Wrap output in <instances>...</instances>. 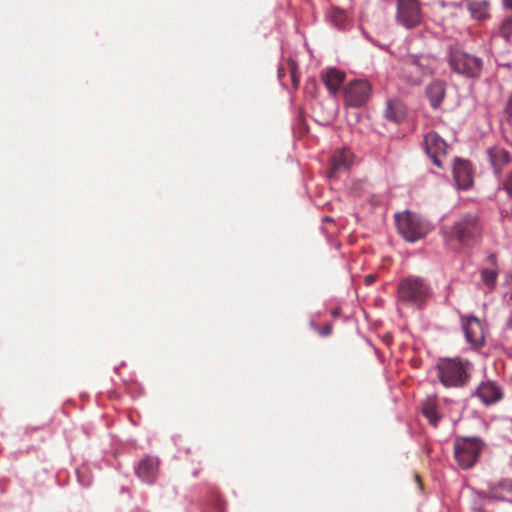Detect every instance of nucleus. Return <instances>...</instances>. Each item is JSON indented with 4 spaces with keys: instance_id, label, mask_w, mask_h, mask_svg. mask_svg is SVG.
Here are the masks:
<instances>
[{
    "instance_id": "obj_1",
    "label": "nucleus",
    "mask_w": 512,
    "mask_h": 512,
    "mask_svg": "<svg viewBox=\"0 0 512 512\" xmlns=\"http://www.w3.org/2000/svg\"><path fill=\"white\" fill-rule=\"evenodd\" d=\"M439 379L445 387H460L468 380L469 363L460 359H444L438 364Z\"/></svg>"
},
{
    "instance_id": "obj_2",
    "label": "nucleus",
    "mask_w": 512,
    "mask_h": 512,
    "mask_svg": "<svg viewBox=\"0 0 512 512\" xmlns=\"http://www.w3.org/2000/svg\"><path fill=\"white\" fill-rule=\"evenodd\" d=\"M396 224L399 233L410 242L421 239L431 230V225L427 221L410 212L397 214Z\"/></svg>"
},
{
    "instance_id": "obj_3",
    "label": "nucleus",
    "mask_w": 512,
    "mask_h": 512,
    "mask_svg": "<svg viewBox=\"0 0 512 512\" xmlns=\"http://www.w3.org/2000/svg\"><path fill=\"white\" fill-rule=\"evenodd\" d=\"M482 445L477 438H458L454 444V455L463 469L472 467L481 451Z\"/></svg>"
},
{
    "instance_id": "obj_4",
    "label": "nucleus",
    "mask_w": 512,
    "mask_h": 512,
    "mask_svg": "<svg viewBox=\"0 0 512 512\" xmlns=\"http://www.w3.org/2000/svg\"><path fill=\"white\" fill-rule=\"evenodd\" d=\"M429 293V286L418 277H408L401 281L398 287L399 298L410 303L422 302Z\"/></svg>"
},
{
    "instance_id": "obj_5",
    "label": "nucleus",
    "mask_w": 512,
    "mask_h": 512,
    "mask_svg": "<svg viewBox=\"0 0 512 512\" xmlns=\"http://www.w3.org/2000/svg\"><path fill=\"white\" fill-rule=\"evenodd\" d=\"M480 233L477 217L468 215L456 222L450 230L448 240H457L460 245H468Z\"/></svg>"
},
{
    "instance_id": "obj_6",
    "label": "nucleus",
    "mask_w": 512,
    "mask_h": 512,
    "mask_svg": "<svg viewBox=\"0 0 512 512\" xmlns=\"http://www.w3.org/2000/svg\"><path fill=\"white\" fill-rule=\"evenodd\" d=\"M397 21L406 28H413L422 19L421 7L417 0H398Z\"/></svg>"
},
{
    "instance_id": "obj_7",
    "label": "nucleus",
    "mask_w": 512,
    "mask_h": 512,
    "mask_svg": "<svg viewBox=\"0 0 512 512\" xmlns=\"http://www.w3.org/2000/svg\"><path fill=\"white\" fill-rule=\"evenodd\" d=\"M450 65L458 73L473 77L478 75L481 69L480 60L461 50H455L450 55Z\"/></svg>"
},
{
    "instance_id": "obj_8",
    "label": "nucleus",
    "mask_w": 512,
    "mask_h": 512,
    "mask_svg": "<svg viewBox=\"0 0 512 512\" xmlns=\"http://www.w3.org/2000/svg\"><path fill=\"white\" fill-rule=\"evenodd\" d=\"M371 90V85L366 80L352 81L345 89V103L351 107H360L368 101Z\"/></svg>"
},
{
    "instance_id": "obj_9",
    "label": "nucleus",
    "mask_w": 512,
    "mask_h": 512,
    "mask_svg": "<svg viewBox=\"0 0 512 512\" xmlns=\"http://www.w3.org/2000/svg\"><path fill=\"white\" fill-rule=\"evenodd\" d=\"M424 146L433 163L441 167V157L444 156L446 152L445 141L437 133L429 132L425 136Z\"/></svg>"
},
{
    "instance_id": "obj_10",
    "label": "nucleus",
    "mask_w": 512,
    "mask_h": 512,
    "mask_svg": "<svg viewBox=\"0 0 512 512\" xmlns=\"http://www.w3.org/2000/svg\"><path fill=\"white\" fill-rule=\"evenodd\" d=\"M466 340L473 346H480L484 343L485 329L483 324L476 317H468L462 322Z\"/></svg>"
},
{
    "instance_id": "obj_11",
    "label": "nucleus",
    "mask_w": 512,
    "mask_h": 512,
    "mask_svg": "<svg viewBox=\"0 0 512 512\" xmlns=\"http://www.w3.org/2000/svg\"><path fill=\"white\" fill-rule=\"evenodd\" d=\"M454 180L459 189H468L472 185V171L470 163L456 158L453 166Z\"/></svg>"
},
{
    "instance_id": "obj_12",
    "label": "nucleus",
    "mask_w": 512,
    "mask_h": 512,
    "mask_svg": "<svg viewBox=\"0 0 512 512\" xmlns=\"http://www.w3.org/2000/svg\"><path fill=\"white\" fill-rule=\"evenodd\" d=\"M475 395L485 405L498 402L503 397L502 389L492 381L482 382L477 388Z\"/></svg>"
},
{
    "instance_id": "obj_13",
    "label": "nucleus",
    "mask_w": 512,
    "mask_h": 512,
    "mask_svg": "<svg viewBox=\"0 0 512 512\" xmlns=\"http://www.w3.org/2000/svg\"><path fill=\"white\" fill-rule=\"evenodd\" d=\"M158 466L159 461L157 458L146 457L139 462L136 468V473L143 481L151 483L157 476Z\"/></svg>"
},
{
    "instance_id": "obj_14",
    "label": "nucleus",
    "mask_w": 512,
    "mask_h": 512,
    "mask_svg": "<svg viewBox=\"0 0 512 512\" xmlns=\"http://www.w3.org/2000/svg\"><path fill=\"white\" fill-rule=\"evenodd\" d=\"M345 79L344 72L336 69L329 68L323 74V81L330 92L335 93Z\"/></svg>"
},
{
    "instance_id": "obj_15",
    "label": "nucleus",
    "mask_w": 512,
    "mask_h": 512,
    "mask_svg": "<svg viewBox=\"0 0 512 512\" xmlns=\"http://www.w3.org/2000/svg\"><path fill=\"white\" fill-rule=\"evenodd\" d=\"M352 164V153L349 149H340L331 157V165L334 170L346 169Z\"/></svg>"
},
{
    "instance_id": "obj_16",
    "label": "nucleus",
    "mask_w": 512,
    "mask_h": 512,
    "mask_svg": "<svg viewBox=\"0 0 512 512\" xmlns=\"http://www.w3.org/2000/svg\"><path fill=\"white\" fill-rule=\"evenodd\" d=\"M512 492V481L510 479H502L499 482L489 486V493L492 498L505 499Z\"/></svg>"
},
{
    "instance_id": "obj_17",
    "label": "nucleus",
    "mask_w": 512,
    "mask_h": 512,
    "mask_svg": "<svg viewBox=\"0 0 512 512\" xmlns=\"http://www.w3.org/2000/svg\"><path fill=\"white\" fill-rule=\"evenodd\" d=\"M488 153L491 164L497 169H501L502 166L511 161L510 154L502 148L494 147Z\"/></svg>"
},
{
    "instance_id": "obj_18",
    "label": "nucleus",
    "mask_w": 512,
    "mask_h": 512,
    "mask_svg": "<svg viewBox=\"0 0 512 512\" xmlns=\"http://www.w3.org/2000/svg\"><path fill=\"white\" fill-rule=\"evenodd\" d=\"M427 95L431 105L436 108L442 102L445 95V88L441 82H434L427 88Z\"/></svg>"
},
{
    "instance_id": "obj_19",
    "label": "nucleus",
    "mask_w": 512,
    "mask_h": 512,
    "mask_svg": "<svg viewBox=\"0 0 512 512\" xmlns=\"http://www.w3.org/2000/svg\"><path fill=\"white\" fill-rule=\"evenodd\" d=\"M385 115L386 118L391 121L400 122L405 117V109L403 105L398 101L389 102Z\"/></svg>"
},
{
    "instance_id": "obj_20",
    "label": "nucleus",
    "mask_w": 512,
    "mask_h": 512,
    "mask_svg": "<svg viewBox=\"0 0 512 512\" xmlns=\"http://www.w3.org/2000/svg\"><path fill=\"white\" fill-rule=\"evenodd\" d=\"M423 413L432 424H436L439 416L436 412V398L428 397L423 404Z\"/></svg>"
},
{
    "instance_id": "obj_21",
    "label": "nucleus",
    "mask_w": 512,
    "mask_h": 512,
    "mask_svg": "<svg viewBox=\"0 0 512 512\" xmlns=\"http://www.w3.org/2000/svg\"><path fill=\"white\" fill-rule=\"evenodd\" d=\"M471 15L476 19H483L488 15L489 5L486 1H476L469 5Z\"/></svg>"
},
{
    "instance_id": "obj_22",
    "label": "nucleus",
    "mask_w": 512,
    "mask_h": 512,
    "mask_svg": "<svg viewBox=\"0 0 512 512\" xmlns=\"http://www.w3.org/2000/svg\"><path fill=\"white\" fill-rule=\"evenodd\" d=\"M497 276L498 271L496 268H486L481 271L482 282L490 289L495 287Z\"/></svg>"
},
{
    "instance_id": "obj_23",
    "label": "nucleus",
    "mask_w": 512,
    "mask_h": 512,
    "mask_svg": "<svg viewBox=\"0 0 512 512\" xmlns=\"http://www.w3.org/2000/svg\"><path fill=\"white\" fill-rule=\"evenodd\" d=\"M501 33L505 39H509L512 35V18H507L501 25Z\"/></svg>"
},
{
    "instance_id": "obj_24",
    "label": "nucleus",
    "mask_w": 512,
    "mask_h": 512,
    "mask_svg": "<svg viewBox=\"0 0 512 512\" xmlns=\"http://www.w3.org/2000/svg\"><path fill=\"white\" fill-rule=\"evenodd\" d=\"M503 189L512 198V171L508 173L502 184Z\"/></svg>"
},
{
    "instance_id": "obj_25",
    "label": "nucleus",
    "mask_w": 512,
    "mask_h": 512,
    "mask_svg": "<svg viewBox=\"0 0 512 512\" xmlns=\"http://www.w3.org/2000/svg\"><path fill=\"white\" fill-rule=\"evenodd\" d=\"M503 5L505 8L511 9L512 8V0H503Z\"/></svg>"
},
{
    "instance_id": "obj_26",
    "label": "nucleus",
    "mask_w": 512,
    "mask_h": 512,
    "mask_svg": "<svg viewBox=\"0 0 512 512\" xmlns=\"http://www.w3.org/2000/svg\"><path fill=\"white\" fill-rule=\"evenodd\" d=\"M373 281H374V277H373L372 275H369V276H367V277H366V282H367V283H369V284H370V283H372Z\"/></svg>"
},
{
    "instance_id": "obj_27",
    "label": "nucleus",
    "mask_w": 512,
    "mask_h": 512,
    "mask_svg": "<svg viewBox=\"0 0 512 512\" xmlns=\"http://www.w3.org/2000/svg\"><path fill=\"white\" fill-rule=\"evenodd\" d=\"M338 17H339V19L342 20V19H344L345 15H344V13L342 11H339L338 12Z\"/></svg>"
},
{
    "instance_id": "obj_28",
    "label": "nucleus",
    "mask_w": 512,
    "mask_h": 512,
    "mask_svg": "<svg viewBox=\"0 0 512 512\" xmlns=\"http://www.w3.org/2000/svg\"><path fill=\"white\" fill-rule=\"evenodd\" d=\"M489 259H490V261H491L492 263H494V262H495V257H494V256H490V257H489Z\"/></svg>"
}]
</instances>
